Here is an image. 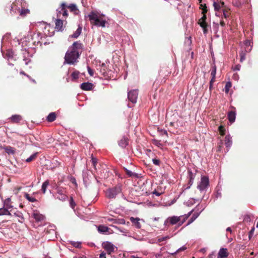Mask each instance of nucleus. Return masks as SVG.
Listing matches in <instances>:
<instances>
[{
	"label": "nucleus",
	"instance_id": "23",
	"mask_svg": "<svg viewBox=\"0 0 258 258\" xmlns=\"http://www.w3.org/2000/svg\"><path fill=\"white\" fill-rule=\"evenodd\" d=\"M224 142L227 148L230 147L232 144L231 138L228 135L225 136Z\"/></svg>",
	"mask_w": 258,
	"mask_h": 258
},
{
	"label": "nucleus",
	"instance_id": "9",
	"mask_svg": "<svg viewBox=\"0 0 258 258\" xmlns=\"http://www.w3.org/2000/svg\"><path fill=\"white\" fill-rule=\"evenodd\" d=\"M67 5L65 3H62L61 4L60 10L58 11L57 14V17L59 18L60 15L62 14L63 17L66 18L68 17V11L67 10Z\"/></svg>",
	"mask_w": 258,
	"mask_h": 258
},
{
	"label": "nucleus",
	"instance_id": "61",
	"mask_svg": "<svg viewBox=\"0 0 258 258\" xmlns=\"http://www.w3.org/2000/svg\"><path fill=\"white\" fill-rule=\"evenodd\" d=\"M170 125L171 126H173L174 125V122H171L170 123Z\"/></svg>",
	"mask_w": 258,
	"mask_h": 258
},
{
	"label": "nucleus",
	"instance_id": "5",
	"mask_svg": "<svg viewBox=\"0 0 258 258\" xmlns=\"http://www.w3.org/2000/svg\"><path fill=\"white\" fill-rule=\"evenodd\" d=\"M209 184V180L208 177L205 176H203L201 177V181L199 184H198L197 188L200 191H203L207 188Z\"/></svg>",
	"mask_w": 258,
	"mask_h": 258
},
{
	"label": "nucleus",
	"instance_id": "2",
	"mask_svg": "<svg viewBox=\"0 0 258 258\" xmlns=\"http://www.w3.org/2000/svg\"><path fill=\"white\" fill-rule=\"evenodd\" d=\"M88 18L92 25L102 28L105 27L106 21L103 19L102 15H99L97 12H90L88 15Z\"/></svg>",
	"mask_w": 258,
	"mask_h": 258
},
{
	"label": "nucleus",
	"instance_id": "15",
	"mask_svg": "<svg viewBox=\"0 0 258 258\" xmlns=\"http://www.w3.org/2000/svg\"><path fill=\"white\" fill-rule=\"evenodd\" d=\"M55 29L58 31L63 30V21L58 18L55 21Z\"/></svg>",
	"mask_w": 258,
	"mask_h": 258
},
{
	"label": "nucleus",
	"instance_id": "33",
	"mask_svg": "<svg viewBox=\"0 0 258 258\" xmlns=\"http://www.w3.org/2000/svg\"><path fill=\"white\" fill-rule=\"evenodd\" d=\"M49 185V181L48 180H46L42 185L41 190L43 194H45L46 192V188L47 186Z\"/></svg>",
	"mask_w": 258,
	"mask_h": 258
},
{
	"label": "nucleus",
	"instance_id": "55",
	"mask_svg": "<svg viewBox=\"0 0 258 258\" xmlns=\"http://www.w3.org/2000/svg\"><path fill=\"white\" fill-rule=\"evenodd\" d=\"M220 25L222 27H224L225 26V23L224 21H221L220 22Z\"/></svg>",
	"mask_w": 258,
	"mask_h": 258
},
{
	"label": "nucleus",
	"instance_id": "52",
	"mask_svg": "<svg viewBox=\"0 0 258 258\" xmlns=\"http://www.w3.org/2000/svg\"><path fill=\"white\" fill-rule=\"evenodd\" d=\"M88 73L89 74V75L91 76H93V74H94L93 71L90 67H88Z\"/></svg>",
	"mask_w": 258,
	"mask_h": 258
},
{
	"label": "nucleus",
	"instance_id": "43",
	"mask_svg": "<svg viewBox=\"0 0 258 258\" xmlns=\"http://www.w3.org/2000/svg\"><path fill=\"white\" fill-rule=\"evenodd\" d=\"M152 162L153 164L156 166H160L161 163L160 160L157 158H153Z\"/></svg>",
	"mask_w": 258,
	"mask_h": 258
},
{
	"label": "nucleus",
	"instance_id": "7",
	"mask_svg": "<svg viewBox=\"0 0 258 258\" xmlns=\"http://www.w3.org/2000/svg\"><path fill=\"white\" fill-rule=\"evenodd\" d=\"M180 221V217L178 216H172L169 217L168 218L166 219V220L165 221L164 225L165 226H169V224L170 225H175L176 224H178V225L179 226V221Z\"/></svg>",
	"mask_w": 258,
	"mask_h": 258
},
{
	"label": "nucleus",
	"instance_id": "16",
	"mask_svg": "<svg viewBox=\"0 0 258 258\" xmlns=\"http://www.w3.org/2000/svg\"><path fill=\"white\" fill-rule=\"evenodd\" d=\"M198 24L203 28L204 33H207L208 25L206 21L200 19L198 21Z\"/></svg>",
	"mask_w": 258,
	"mask_h": 258
},
{
	"label": "nucleus",
	"instance_id": "14",
	"mask_svg": "<svg viewBox=\"0 0 258 258\" xmlns=\"http://www.w3.org/2000/svg\"><path fill=\"white\" fill-rule=\"evenodd\" d=\"M130 221L132 222L134 226L136 228L140 229L141 227V224L140 223V219L139 218H134L133 217L130 218Z\"/></svg>",
	"mask_w": 258,
	"mask_h": 258
},
{
	"label": "nucleus",
	"instance_id": "18",
	"mask_svg": "<svg viewBox=\"0 0 258 258\" xmlns=\"http://www.w3.org/2000/svg\"><path fill=\"white\" fill-rule=\"evenodd\" d=\"M236 117V112L235 111L231 110L228 113V119L230 122L233 123L235 121Z\"/></svg>",
	"mask_w": 258,
	"mask_h": 258
},
{
	"label": "nucleus",
	"instance_id": "56",
	"mask_svg": "<svg viewBox=\"0 0 258 258\" xmlns=\"http://www.w3.org/2000/svg\"><path fill=\"white\" fill-rule=\"evenodd\" d=\"M204 6H206V4H201L200 6V9H201L203 11V9L204 8V7H205Z\"/></svg>",
	"mask_w": 258,
	"mask_h": 258
},
{
	"label": "nucleus",
	"instance_id": "17",
	"mask_svg": "<svg viewBox=\"0 0 258 258\" xmlns=\"http://www.w3.org/2000/svg\"><path fill=\"white\" fill-rule=\"evenodd\" d=\"M228 256L227 249L222 248L220 249L217 258H225Z\"/></svg>",
	"mask_w": 258,
	"mask_h": 258
},
{
	"label": "nucleus",
	"instance_id": "30",
	"mask_svg": "<svg viewBox=\"0 0 258 258\" xmlns=\"http://www.w3.org/2000/svg\"><path fill=\"white\" fill-rule=\"evenodd\" d=\"M13 213L16 217H17L19 218L18 221L19 222L22 223L23 220H24V218L23 217L22 213L18 211H17L16 212H13Z\"/></svg>",
	"mask_w": 258,
	"mask_h": 258
},
{
	"label": "nucleus",
	"instance_id": "22",
	"mask_svg": "<svg viewBox=\"0 0 258 258\" xmlns=\"http://www.w3.org/2000/svg\"><path fill=\"white\" fill-rule=\"evenodd\" d=\"M10 119L12 122L18 123L22 120V118L20 115H14L12 116Z\"/></svg>",
	"mask_w": 258,
	"mask_h": 258
},
{
	"label": "nucleus",
	"instance_id": "37",
	"mask_svg": "<svg viewBox=\"0 0 258 258\" xmlns=\"http://www.w3.org/2000/svg\"><path fill=\"white\" fill-rule=\"evenodd\" d=\"M216 66L214 63L212 66V71L211 73V76L213 78H216Z\"/></svg>",
	"mask_w": 258,
	"mask_h": 258
},
{
	"label": "nucleus",
	"instance_id": "45",
	"mask_svg": "<svg viewBox=\"0 0 258 258\" xmlns=\"http://www.w3.org/2000/svg\"><path fill=\"white\" fill-rule=\"evenodd\" d=\"M79 75V72L78 71H75L72 73L71 74V76L73 80H76L78 78Z\"/></svg>",
	"mask_w": 258,
	"mask_h": 258
},
{
	"label": "nucleus",
	"instance_id": "21",
	"mask_svg": "<svg viewBox=\"0 0 258 258\" xmlns=\"http://www.w3.org/2000/svg\"><path fill=\"white\" fill-rule=\"evenodd\" d=\"M245 47V52H249L252 48V46L251 45V42L249 40H246L244 42Z\"/></svg>",
	"mask_w": 258,
	"mask_h": 258
},
{
	"label": "nucleus",
	"instance_id": "26",
	"mask_svg": "<svg viewBox=\"0 0 258 258\" xmlns=\"http://www.w3.org/2000/svg\"><path fill=\"white\" fill-rule=\"evenodd\" d=\"M109 230V228L104 225H100L98 226V231L100 233H106Z\"/></svg>",
	"mask_w": 258,
	"mask_h": 258
},
{
	"label": "nucleus",
	"instance_id": "11",
	"mask_svg": "<svg viewBox=\"0 0 258 258\" xmlns=\"http://www.w3.org/2000/svg\"><path fill=\"white\" fill-rule=\"evenodd\" d=\"M188 178H189V181H188V185L189 186L187 187V188H189L190 186L192 184L194 179L195 178L196 176V171H195V173H193L190 171V170H188Z\"/></svg>",
	"mask_w": 258,
	"mask_h": 258
},
{
	"label": "nucleus",
	"instance_id": "42",
	"mask_svg": "<svg viewBox=\"0 0 258 258\" xmlns=\"http://www.w3.org/2000/svg\"><path fill=\"white\" fill-rule=\"evenodd\" d=\"M25 197L29 202H35L37 201L35 198L30 197L28 194H26Z\"/></svg>",
	"mask_w": 258,
	"mask_h": 258
},
{
	"label": "nucleus",
	"instance_id": "60",
	"mask_svg": "<svg viewBox=\"0 0 258 258\" xmlns=\"http://www.w3.org/2000/svg\"><path fill=\"white\" fill-rule=\"evenodd\" d=\"M201 251L203 252H205L206 251V249L205 248H202L201 249Z\"/></svg>",
	"mask_w": 258,
	"mask_h": 258
},
{
	"label": "nucleus",
	"instance_id": "44",
	"mask_svg": "<svg viewBox=\"0 0 258 258\" xmlns=\"http://www.w3.org/2000/svg\"><path fill=\"white\" fill-rule=\"evenodd\" d=\"M218 131L220 135L224 136L225 134V129L223 126H219L218 127Z\"/></svg>",
	"mask_w": 258,
	"mask_h": 258
},
{
	"label": "nucleus",
	"instance_id": "49",
	"mask_svg": "<svg viewBox=\"0 0 258 258\" xmlns=\"http://www.w3.org/2000/svg\"><path fill=\"white\" fill-rule=\"evenodd\" d=\"M91 162H92V165L95 168H96V164L97 163V159L95 158H94L93 157H92V159H91Z\"/></svg>",
	"mask_w": 258,
	"mask_h": 258
},
{
	"label": "nucleus",
	"instance_id": "31",
	"mask_svg": "<svg viewBox=\"0 0 258 258\" xmlns=\"http://www.w3.org/2000/svg\"><path fill=\"white\" fill-rule=\"evenodd\" d=\"M164 193V190H162L161 187L158 186L157 189H155L153 194L156 195L157 196H159Z\"/></svg>",
	"mask_w": 258,
	"mask_h": 258
},
{
	"label": "nucleus",
	"instance_id": "34",
	"mask_svg": "<svg viewBox=\"0 0 258 258\" xmlns=\"http://www.w3.org/2000/svg\"><path fill=\"white\" fill-rule=\"evenodd\" d=\"M213 7L215 11H219L222 8L219 4V1H214L213 3Z\"/></svg>",
	"mask_w": 258,
	"mask_h": 258
},
{
	"label": "nucleus",
	"instance_id": "46",
	"mask_svg": "<svg viewBox=\"0 0 258 258\" xmlns=\"http://www.w3.org/2000/svg\"><path fill=\"white\" fill-rule=\"evenodd\" d=\"M29 13V10L28 9H22L20 12V15L21 16H25L27 14Z\"/></svg>",
	"mask_w": 258,
	"mask_h": 258
},
{
	"label": "nucleus",
	"instance_id": "50",
	"mask_svg": "<svg viewBox=\"0 0 258 258\" xmlns=\"http://www.w3.org/2000/svg\"><path fill=\"white\" fill-rule=\"evenodd\" d=\"M215 78H216L212 77V78L210 81L209 88H210V90H211L213 89V84L214 82L215 81Z\"/></svg>",
	"mask_w": 258,
	"mask_h": 258
},
{
	"label": "nucleus",
	"instance_id": "12",
	"mask_svg": "<svg viewBox=\"0 0 258 258\" xmlns=\"http://www.w3.org/2000/svg\"><path fill=\"white\" fill-rule=\"evenodd\" d=\"M32 217L36 220V222H41L44 220L45 217L44 215L40 214L37 212H34L32 214Z\"/></svg>",
	"mask_w": 258,
	"mask_h": 258
},
{
	"label": "nucleus",
	"instance_id": "35",
	"mask_svg": "<svg viewBox=\"0 0 258 258\" xmlns=\"http://www.w3.org/2000/svg\"><path fill=\"white\" fill-rule=\"evenodd\" d=\"M199 213H194L190 219L188 221V223L187 224V225H189L190 223H191L192 222H194L197 218L199 216Z\"/></svg>",
	"mask_w": 258,
	"mask_h": 258
},
{
	"label": "nucleus",
	"instance_id": "19",
	"mask_svg": "<svg viewBox=\"0 0 258 258\" xmlns=\"http://www.w3.org/2000/svg\"><path fill=\"white\" fill-rule=\"evenodd\" d=\"M191 212H192V211H190L187 214L178 216L179 217H180V221H179V226L182 225L185 222V221L188 219V218L191 215Z\"/></svg>",
	"mask_w": 258,
	"mask_h": 258
},
{
	"label": "nucleus",
	"instance_id": "8",
	"mask_svg": "<svg viewBox=\"0 0 258 258\" xmlns=\"http://www.w3.org/2000/svg\"><path fill=\"white\" fill-rule=\"evenodd\" d=\"M138 93L136 90H134L128 92V100L133 103H135L137 101L138 98Z\"/></svg>",
	"mask_w": 258,
	"mask_h": 258
},
{
	"label": "nucleus",
	"instance_id": "51",
	"mask_svg": "<svg viewBox=\"0 0 258 258\" xmlns=\"http://www.w3.org/2000/svg\"><path fill=\"white\" fill-rule=\"evenodd\" d=\"M219 4L220 5V6L221 7V8H222V9H223L224 8H227L225 5V3L224 2L219 1Z\"/></svg>",
	"mask_w": 258,
	"mask_h": 258
},
{
	"label": "nucleus",
	"instance_id": "39",
	"mask_svg": "<svg viewBox=\"0 0 258 258\" xmlns=\"http://www.w3.org/2000/svg\"><path fill=\"white\" fill-rule=\"evenodd\" d=\"M205 6V7H204V8L203 9V12H202V14L203 15V16L200 19L206 21L207 19V16H206V14L207 13L208 10H207V6Z\"/></svg>",
	"mask_w": 258,
	"mask_h": 258
},
{
	"label": "nucleus",
	"instance_id": "40",
	"mask_svg": "<svg viewBox=\"0 0 258 258\" xmlns=\"http://www.w3.org/2000/svg\"><path fill=\"white\" fill-rule=\"evenodd\" d=\"M222 11H223V17L225 18H228L230 14V13L229 12V9L228 8H224L223 9H222Z\"/></svg>",
	"mask_w": 258,
	"mask_h": 258
},
{
	"label": "nucleus",
	"instance_id": "13",
	"mask_svg": "<svg viewBox=\"0 0 258 258\" xmlns=\"http://www.w3.org/2000/svg\"><path fill=\"white\" fill-rule=\"evenodd\" d=\"M128 144V139L127 138L123 137L118 142L119 146L122 148H125Z\"/></svg>",
	"mask_w": 258,
	"mask_h": 258
},
{
	"label": "nucleus",
	"instance_id": "10",
	"mask_svg": "<svg viewBox=\"0 0 258 258\" xmlns=\"http://www.w3.org/2000/svg\"><path fill=\"white\" fill-rule=\"evenodd\" d=\"M93 84L89 82L83 83L81 85V88L83 90L89 91L93 89Z\"/></svg>",
	"mask_w": 258,
	"mask_h": 258
},
{
	"label": "nucleus",
	"instance_id": "36",
	"mask_svg": "<svg viewBox=\"0 0 258 258\" xmlns=\"http://www.w3.org/2000/svg\"><path fill=\"white\" fill-rule=\"evenodd\" d=\"M231 86L232 84L230 82H228L226 83L224 88L225 93L228 94L229 93L230 88L231 87Z\"/></svg>",
	"mask_w": 258,
	"mask_h": 258
},
{
	"label": "nucleus",
	"instance_id": "4",
	"mask_svg": "<svg viewBox=\"0 0 258 258\" xmlns=\"http://www.w3.org/2000/svg\"><path fill=\"white\" fill-rule=\"evenodd\" d=\"M56 198L62 202L66 201L68 198L66 195V189L62 187H58L56 188Z\"/></svg>",
	"mask_w": 258,
	"mask_h": 258
},
{
	"label": "nucleus",
	"instance_id": "62",
	"mask_svg": "<svg viewBox=\"0 0 258 258\" xmlns=\"http://www.w3.org/2000/svg\"><path fill=\"white\" fill-rule=\"evenodd\" d=\"M199 3L201 4L202 2V0H198Z\"/></svg>",
	"mask_w": 258,
	"mask_h": 258
},
{
	"label": "nucleus",
	"instance_id": "53",
	"mask_svg": "<svg viewBox=\"0 0 258 258\" xmlns=\"http://www.w3.org/2000/svg\"><path fill=\"white\" fill-rule=\"evenodd\" d=\"M105 255H106L105 253V252H101V253L100 254V255H99V257H100V258H106Z\"/></svg>",
	"mask_w": 258,
	"mask_h": 258
},
{
	"label": "nucleus",
	"instance_id": "25",
	"mask_svg": "<svg viewBox=\"0 0 258 258\" xmlns=\"http://www.w3.org/2000/svg\"><path fill=\"white\" fill-rule=\"evenodd\" d=\"M4 207L6 208L10 209L13 208V206L12 205V202L10 198L6 199L4 201Z\"/></svg>",
	"mask_w": 258,
	"mask_h": 258
},
{
	"label": "nucleus",
	"instance_id": "20",
	"mask_svg": "<svg viewBox=\"0 0 258 258\" xmlns=\"http://www.w3.org/2000/svg\"><path fill=\"white\" fill-rule=\"evenodd\" d=\"M67 8H68L70 11L73 12L75 15L78 14L79 12V11L75 4H73L69 6H67Z\"/></svg>",
	"mask_w": 258,
	"mask_h": 258
},
{
	"label": "nucleus",
	"instance_id": "29",
	"mask_svg": "<svg viewBox=\"0 0 258 258\" xmlns=\"http://www.w3.org/2000/svg\"><path fill=\"white\" fill-rule=\"evenodd\" d=\"M123 169L124 171L125 172V173L129 176V177H138V174L136 173H134L132 172L131 170H128L127 168L124 167Z\"/></svg>",
	"mask_w": 258,
	"mask_h": 258
},
{
	"label": "nucleus",
	"instance_id": "3",
	"mask_svg": "<svg viewBox=\"0 0 258 258\" xmlns=\"http://www.w3.org/2000/svg\"><path fill=\"white\" fill-rule=\"evenodd\" d=\"M121 187L119 185L110 188L106 191V196L109 199H113L121 192Z\"/></svg>",
	"mask_w": 258,
	"mask_h": 258
},
{
	"label": "nucleus",
	"instance_id": "32",
	"mask_svg": "<svg viewBox=\"0 0 258 258\" xmlns=\"http://www.w3.org/2000/svg\"><path fill=\"white\" fill-rule=\"evenodd\" d=\"M5 150L8 154H14L15 153L14 149L10 146H7L5 148Z\"/></svg>",
	"mask_w": 258,
	"mask_h": 258
},
{
	"label": "nucleus",
	"instance_id": "28",
	"mask_svg": "<svg viewBox=\"0 0 258 258\" xmlns=\"http://www.w3.org/2000/svg\"><path fill=\"white\" fill-rule=\"evenodd\" d=\"M56 116L55 112H51L47 117V120L48 122H52L56 119Z\"/></svg>",
	"mask_w": 258,
	"mask_h": 258
},
{
	"label": "nucleus",
	"instance_id": "58",
	"mask_svg": "<svg viewBox=\"0 0 258 258\" xmlns=\"http://www.w3.org/2000/svg\"><path fill=\"white\" fill-rule=\"evenodd\" d=\"M20 74H22V75H25V76H27V77H29V76H28V75H27L26 74H25V73H24V72H23V71L21 72H20Z\"/></svg>",
	"mask_w": 258,
	"mask_h": 258
},
{
	"label": "nucleus",
	"instance_id": "1",
	"mask_svg": "<svg viewBox=\"0 0 258 258\" xmlns=\"http://www.w3.org/2000/svg\"><path fill=\"white\" fill-rule=\"evenodd\" d=\"M83 44L80 41L74 42L69 48L64 56L65 62L68 64H74L81 55Z\"/></svg>",
	"mask_w": 258,
	"mask_h": 258
},
{
	"label": "nucleus",
	"instance_id": "48",
	"mask_svg": "<svg viewBox=\"0 0 258 258\" xmlns=\"http://www.w3.org/2000/svg\"><path fill=\"white\" fill-rule=\"evenodd\" d=\"M70 206L72 207V209H74L76 205L75 202L73 200V197H72L70 198Z\"/></svg>",
	"mask_w": 258,
	"mask_h": 258
},
{
	"label": "nucleus",
	"instance_id": "47",
	"mask_svg": "<svg viewBox=\"0 0 258 258\" xmlns=\"http://www.w3.org/2000/svg\"><path fill=\"white\" fill-rule=\"evenodd\" d=\"M240 62H242L245 59V54L246 53L243 51H242L241 52H240Z\"/></svg>",
	"mask_w": 258,
	"mask_h": 258
},
{
	"label": "nucleus",
	"instance_id": "59",
	"mask_svg": "<svg viewBox=\"0 0 258 258\" xmlns=\"http://www.w3.org/2000/svg\"><path fill=\"white\" fill-rule=\"evenodd\" d=\"M226 231H229V232H231L232 230H231V228H230V227H228V228L226 229Z\"/></svg>",
	"mask_w": 258,
	"mask_h": 258
},
{
	"label": "nucleus",
	"instance_id": "6",
	"mask_svg": "<svg viewBox=\"0 0 258 258\" xmlns=\"http://www.w3.org/2000/svg\"><path fill=\"white\" fill-rule=\"evenodd\" d=\"M102 247L106 251L108 254L114 252L115 246L109 241H104L102 244Z\"/></svg>",
	"mask_w": 258,
	"mask_h": 258
},
{
	"label": "nucleus",
	"instance_id": "57",
	"mask_svg": "<svg viewBox=\"0 0 258 258\" xmlns=\"http://www.w3.org/2000/svg\"><path fill=\"white\" fill-rule=\"evenodd\" d=\"M34 43V45H38L39 44H40V45L41 46V43H40V42L39 41H38V42H37V44H36V41H34L33 42Z\"/></svg>",
	"mask_w": 258,
	"mask_h": 258
},
{
	"label": "nucleus",
	"instance_id": "27",
	"mask_svg": "<svg viewBox=\"0 0 258 258\" xmlns=\"http://www.w3.org/2000/svg\"><path fill=\"white\" fill-rule=\"evenodd\" d=\"M82 32V27L81 26H79L77 30L72 34L71 37L74 38H78L79 35L81 34Z\"/></svg>",
	"mask_w": 258,
	"mask_h": 258
},
{
	"label": "nucleus",
	"instance_id": "38",
	"mask_svg": "<svg viewBox=\"0 0 258 258\" xmlns=\"http://www.w3.org/2000/svg\"><path fill=\"white\" fill-rule=\"evenodd\" d=\"M37 154H38L37 153H35L32 154L31 156H30L29 158H28L26 159V162H30L34 160L36 158Z\"/></svg>",
	"mask_w": 258,
	"mask_h": 258
},
{
	"label": "nucleus",
	"instance_id": "41",
	"mask_svg": "<svg viewBox=\"0 0 258 258\" xmlns=\"http://www.w3.org/2000/svg\"><path fill=\"white\" fill-rule=\"evenodd\" d=\"M109 221H114V223L120 224H124L125 220L123 219L116 220V219H109Z\"/></svg>",
	"mask_w": 258,
	"mask_h": 258
},
{
	"label": "nucleus",
	"instance_id": "64",
	"mask_svg": "<svg viewBox=\"0 0 258 258\" xmlns=\"http://www.w3.org/2000/svg\"><path fill=\"white\" fill-rule=\"evenodd\" d=\"M253 230H251L249 232V233H252V232H253Z\"/></svg>",
	"mask_w": 258,
	"mask_h": 258
},
{
	"label": "nucleus",
	"instance_id": "54",
	"mask_svg": "<svg viewBox=\"0 0 258 258\" xmlns=\"http://www.w3.org/2000/svg\"><path fill=\"white\" fill-rule=\"evenodd\" d=\"M241 67V66L239 64H237L235 66L234 70L236 71H239L240 70V68Z\"/></svg>",
	"mask_w": 258,
	"mask_h": 258
},
{
	"label": "nucleus",
	"instance_id": "63",
	"mask_svg": "<svg viewBox=\"0 0 258 258\" xmlns=\"http://www.w3.org/2000/svg\"><path fill=\"white\" fill-rule=\"evenodd\" d=\"M72 182H73V183H76V180H75V179L74 178V179H73V181H72Z\"/></svg>",
	"mask_w": 258,
	"mask_h": 258
},
{
	"label": "nucleus",
	"instance_id": "24",
	"mask_svg": "<svg viewBox=\"0 0 258 258\" xmlns=\"http://www.w3.org/2000/svg\"><path fill=\"white\" fill-rule=\"evenodd\" d=\"M13 212L12 210L11 211H9L8 209L6 208H0V215H12V213Z\"/></svg>",
	"mask_w": 258,
	"mask_h": 258
}]
</instances>
